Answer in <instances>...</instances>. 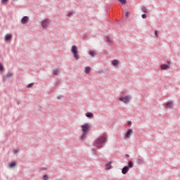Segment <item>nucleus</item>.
Returning a JSON list of instances; mask_svg holds the SVG:
<instances>
[{
    "label": "nucleus",
    "mask_w": 180,
    "mask_h": 180,
    "mask_svg": "<svg viewBox=\"0 0 180 180\" xmlns=\"http://www.w3.org/2000/svg\"><path fill=\"white\" fill-rule=\"evenodd\" d=\"M107 141H108V134H104L95 139L94 146L98 150H101V148H103V147H105V143Z\"/></svg>",
    "instance_id": "obj_1"
},
{
    "label": "nucleus",
    "mask_w": 180,
    "mask_h": 180,
    "mask_svg": "<svg viewBox=\"0 0 180 180\" xmlns=\"http://www.w3.org/2000/svg\"><path fill=\"white\" fill-rule=\"evenodd\" d=\"M91 130V124L86 123L83 125H82V135L81 136L80 139L81 140H85L88 136V133H89Z\"/></svg>",
    "instance_id": "obj_2"
},
{
    "label": "nucleus",
    "mask_w": 180,
    "mask_h": 180,
    "mask_svg": "<svg viewBox=\"0 0 180 180\" xmlns=\"http://www.w3.org/2000/svg\"><path fill=\"white\" fill-rule=\"evenodd\" d=\"M72 53L74 56L75 60H79V53H78V47L76 45H73L71 48Z\"/></svg>",
    "instance_id": "obj_3"
},
{
    "label": "nucleus",
    "mask_w": 180,
    "mask_h": 180,
    "mask_svg": "<svg viewBox=\"0 0 180 180\" xmlns=\"http://www.w3.org/2000/svg\"><path fill=\"white\" fill-rule=\"evenodd\" d=\"M119 101L127 105V103H130V101H131V96H121L120 97Z\"/></svg>",
    "instance_id": "obj_4"
},
{
    "label": "nucleus",
    "mask_w": 180,
    "mask_h": 180,
    "mask_svg": "<svg viewBox=\"0 0 180 180\" xmlns=\"http://www.w3.org/2000/svg\"><path fill=\"white\" fill-rule=\"evenodd\" d=\"M41 25L44 29H47V27H49V26H50V21H49V19L43 20L41 22Z\"/></svg>",
    "instance_id": "obj_5"
},
{
    "label": "nucleus",
    "mask_w": 180,
    "mask_h": 180,
    "mask_svg": "<svg viewBox=\"0 0 180 180\" xmlns=\"http://www.w3.org/2000/svg\"><path fill=\"white\" fill-rule=\"evenodd\" d=\"M170 65H171V61H167V64L161 65L160 68L161 70H169Z\"/></svg>",
    "instance_id": "obj_6"
},
{
    "label": "nucleus",
    "mask_w": 180,
    "mask_h": 180,
    "mask_svg": "<svg viewBox=\"0 0 180 180\" xmlns=\"http://www.w3.org/2000/svg\"><path fill=\"white\" fill-rule=\"evenodd\" d=\"M131 134H133V129H128L124 136L125 140L130 139Z\"/></svg>",
    "instance_id": "obj_7"
},
{
    "label": "nucleus",
    "mask_w": 180,
    "mask_h": 180,
    "mask_svg": "<svg viewBox=\"0 0 180 180\" xmlns=\"http://www.w3.org/2000/svg\"><path fill=\"white\" fill-rule=\"evenodd\" d=\"M167 109H174V102L169 101L166 103Z\"/></svg>",
    "instance_id": "obj_8"
},
{
    "label": "nucleus",
    "mask_w": 180,
    "mask_h": 180,
    "mask_svg": "<svg viewBox=\"0 0 180 180\" xmlns=\"http://www.w3.org/2000/svg\"><path fill=\"white\" fill-rule=\"evenodd\" d=\"M129 169H130L129 167L127 166L124 167L122 169V174H123L124 175H126V174L129 172Z\"/></svg>",
    "instance_id": "obj_9"
},
{
    "label": "nucleus",
    "mask_w": 180,
    "mask_h": 180,
    "mask_svg": "<svg viewBox=\"0 0 180 180\" xmlns=\"http://www.w3.org/2000/svg\"><path fill=\"white\" fill-rule=\"evenodd\" d=\"M112 64L114 67L117 68L119 66V60H112Z\"/></svg>",
    "instance_id": "obj_10"
},
{
    "label": "nucleus",
    "mask_w": 180,
    "mask_h": 180,
    "mask_svg": "<svg viewBox=\"0 0 180 180\" xmlns=\"http://www.w3.org/2000/svg\"><path fill=\"white\" fill-rule=\"evenodd\" d=\"M61 72V70L59 68H56L53 70V75H58Z\"/></svg>",
    "instance_id": "obj_11"
},
{
    "label": "nucleus",
    "mask_w": 180,
    "mask_h": 180,
    "mask_svg": "<svg viewBox=\"0 0 180 180\" xmlns=\"http://www.w3.org/2000/svg\"><path fill=\"white\" fill-rule=\"evenodd\" d=\"M113 167L112 166V162H110L105 165V169H112Z\"/></svg>",
    "instance_id": "obj_12"
},
{
    "label": "nucleus",
    "mask_w": 180,
    "mask_h": 180,
    "mask_svg": "<svg viewBox=\"0 0 180 180\" xmlns=\"http://www.w3.org/2000/svg\"><path fill=\"white\" fill-rule=\"evenodd\" d=\"M29 17L28 16H24L23 17V25H26L27 23H29Z\"/></svg>",
    "instance_id": "obj_13"
},
{
    "label": "nucleus",
    "mask_w": 180,
    "mask_h": 180,
    "mask_svg": "<svg viewBox=\"0 0 180 180\" xmlns=\"http://www.w3.org/2000/svg\"><path fill=\"white\" fill-rule=\"evenodd\" d=\"M136 162L139 165H143V164H144V160H143L141 158H138L136 160Z\"/></svg>",
    "instance_id": "obj_14"
},
{
    "label": "nucleus",
    "mask_w": 180,
    "mask_h": 180,
    "mask_svg": "<svg viewBox=\"0 0 180 180\" xmlns=\"http://www.w3.org/2000/svg\"><path fill=\"white\" fill-rule=\"evenodd\" d=\"M11 39H12V35L11 34H7L4 37V40H6V41H8V40H11Z\"/></svg>",
    "instance_id": "obj_15"
},
{
    "label": "nucleus",
    "mask_w": 180,
    "mask_h": 180,
    "mask_svg": "<svg viewBox=\"0 0 180 180\" xmlns=\"http://www.w3.org/2000/svg\"><path fill=\"white\" fill-rule=\"evenodd\" d=\"M86 117H89V119H94V113L92 112H87L86 113Z\"/></svg>",
    "instance_id": "obj_16"
},
{
    "label": "nucleus",
    "mask_w": 180,
    "mask_h": 180,
    "mask_svg": "<svg viewBox=\"0 0 180 180\" xmlns=\"http://www.w3.org/2000/svg\"><path fill=\"white\" fill-rule=\"evenodd\" d=\"M97 55H98V53L96 52H95L94 51H89V56H91V57H95Z\"/></svg>",
    "instance_id": "obj_17"
},
{
    "label": "nucleus",
    "mask_w": 180,
    "mask_h": 180,
    "mask_svg": "<svg viewBox=\"0 0 180 180\" xmlns=\"http://www.w3.org/2000/svg\"><path fill=\"white\" fill-rule=\"evenodd\" d=\"M8 167H9V168H15V167H16V162H12L11 163H9Z\"/></svg>",
    "instance_id": "obj_18"
},
{
    "label": "nucleus",
    "mask_w": 180,
    "mask_h": 180,
    "mask_svg": "<svg viewBox=\"0 0 180 180\" xmlns=\"http://www.w3.org/2000/svg\"><path fill=\"white\" fill-rule=\"evenodd\" d=\"M141 11L143 12V13H148V8H147L146 6H142Z\"/></svg>",
    "instance_id": "obj_19"
},
{
    "label": "nucleus",
    "mask_w": 180,
    "mask_h": 180,
    "mask_svg": "<svg viewBox=\"0 0 180 180\" xmlns=\"http://www.w3.org/2000/svg\"><path fill=\"white\" fill-rule=\"evenodd\" d=\"M129 169L130 168H133V167H134V164L133 163V162L131 160L128 162V166H127Z\"/></svg>",
    "instance_id": "obj_20"
},
{
    "label": "nucleus",
    "mask_w": 180,
    "mask_h": 180,
    "mask_svg": "<svg viewBox=\"0 0 180 180\" xmlns=\"http://www.w3.org/2000/svg\"><path fill=\"white\" fill-rule=\"evenodd\" d=\"M106 41L107 43H109V44H111L112 43V39H110V35H108L106 37Z\"/></svg>",
    "instance_id": "obj_21"
},
{
    "label": "nucleus",
    "mask_w": 180,
    "mask_h": 180,
    "mask_svg": "<svg viewBox=\"0 0 180 180\" xmlns=\"http://www.w3.org/2000/svg\"><path fill=\"white\" fill-rule=\"evenodd\" d=\"M84 72H85L86 74H89V72H91V68L86 67Z\"/></svg>",
    "instance_id": "obj_22"
},
{
    "label": "nucleus",
    "mask_w": 180,
    "mask_h": 180,
    "mask_svg": "<svg viewBox=\"0 0 180 180\" xmlns=\"http://www.w3.org/2000/svg\"><path fill=\"white\" fill-rule=\"evenodd\" d=\"M92 154H94V155H96V154H98V149H96V148L92 149Z\"/></svg>",
    "instance_id": "obj_23"
},
{
    "label": "nucleus",
    "mask_w": 180,
    "mask_h": 180,
    "mask_svg": "<svg viewBox=\"0 0 180 180\" xmlns=\"http://www.w3.org/2000/svg\"><path fill=\"white\" fill-rule=\"evenodd\" d=\"M118 1L122 4V5H126L127 4L126 0H118Z\"/></svg>",
    "instance_id": "obj_24"
},
{
    "label": "nucleus",
    "mask_w": 180,
    "mask_h": 180,
    "mask_svg": "<svg viewBox=\"0 0 180 180\" xmlns=\"http://www.w3.org/2000/svg\"><path fill=\"white\" fill-rule=\"evenodd\" d=\"M34 86V83H30L27 86V88H32Z\"/></svg>",
    "instance_id": "obj_25"
},
{
    "label": "nucleus",
    "mask_w": 180,
    "mask_h": 180,
    "mask_svg": "<svg viewBox=\"0 0 180 180\" xmlns=\"http://www.w3.org/2000/svg\"><path fill=\"white\" fill-rule=\"evenodd\" d=\"M68 15L69 16V18H72V16H74V12H69Z\"/></svg>",
    "instance_id": "obj_26"
},
{
    "label": "nucleus",
    "mask_w": 180,
    "mask_h": 180,
    "mask_svg": "<svg viewBox=\"0 0 180 180\" xmlns=\"http://www.w3.org/2000/svg\"><path fill=\"white\" fill-rule=\"evenodd\" d=\"M43 179L44 180H49V176L47 174L44 175Z\"/></svg>",
    "instance_id": "obj_27"
},
{
    "label": "nucleus",
    "mask_w": 180,
    "mask_h": 180,
    "mask_svg": "<svg viewBox=\"0 0 180 180\" xmlns=\"http://www.w3.org/2000/svg\"><path fill=\"white\" fill-rule=\"evenodd\" d=\"M154 34H155V37L158 39V30L155 31Z\"/></svg>",
    "instance_id": "obj_28"
},
{
    "label": "nucleus",
    "mask_w": 180,
    "mask_h": 180,
    "mask_svg": "<svg viewBox=\"0 0 180 180\" xmlns=\"http://www.w3.org/2000/svg\"><path fill=\"white\" fill-rule=\"evenodd\" d=\"M4 70V67L2 66V64L0 63V71H2Z\"/></svg>",
    "instance_id": "obj_29"
},
{
    "label": "nucleus",
    "mask_w": 180,
    "mask_h": 180,
    "mask_svg": "<svg viewBox=\"0 0 180 180\" xmlns=\"http://www.w3.org/2000/svg\"><path fill=\"white\" fill-rule=\"evenodd\" d=\"M141 16H142L143 19H146V18H147L146 14H143Z\"/></svg>",
    "instance_id": "obj_30"
},
{
    "label": "nucleus",
    "mask_w": 180,
    "mask_h": 180,
    "mask_svg": "<svg viewBox=\"0 0 180 180\" xmlns=\"http://www.w3.org/2000/svg\"><path fill=\"white\" fill-rule=\"evenodd\" d=\"M18 151H19V150L15 149V150H13V153H14V154H17Z\"/></svg>",
    "instance_id": "obj_31"
},
{
    "label": "nucleus",
    "mask_w": 180,
    "mask_h": 180,
    "mask_svg": "<svg viewBox=\"0 0 180 180\" xmlns=\"http://www.w3.org/2000/svg\"><path fill=\"white\" fill-rule=\"evenodd\" d=\"M130 15V12H127L126 13H125V16H129Z\"/></svg>",
    "instance_id": "obj_32"
},
{
    "label": "nucleus",
    "mask_w": 180,
    "mask_h": 180,
    "mask_svg": "<svg viewBox=\"0 0 180 180\" xmlns=\"http://www.w3.org/2000/svg\"><path fill=\"white\" fill-rule=\"evenodd\" d=\"M63 96H58V99H63Z\"/></svg>",
    "instance_id": "obj_33"
},
{
    "label": "nucleus",
    "mask_w": 180,
    "mask_h": 180,
    "mask_svg": "<svg viewBox=\"0 0 180 180\" xmlns=\"http://www.w3.org/2000/svg\"><path fill=\"white\" fill-rule=\"evenodd\" d=\"M6 77H12V73L7 74Z\"/></svg>",
    "instance_id": "obj_34"
},
{
    "label": "nucleus",
    "mask_w": 180,
    "mask_h": 180,
    "mask_svg": "<svg viewBox=\"0 0 180 180\" xmlns=\"http://www.w3.org/2000/svg\"><path fill=\"white\" fill-rule=\"evenodd\" d=\"M131 124H132L131 122V121H129V122H128V125H129V126H131Z\"/></svg>",
    "instance_id": "obj_35"
},
{
    "label": "nucleus",
    "mask_w": 180,
    "mask_h": 180,
    "mask_svg": "<svg viewBox=\"0 0 180 180\" xmlns=\"http://www.w3.org/2000/svg\"><path fill=\"white\" fill-rule=\"evenodd\" d=\"M1 2L4 4L5 2H8V0H1Z\"/></svg>",
    "instance_id": "obj_36"
},
{
    "label": "nucleus",
    "mask_w": 180,
    "mask_h": 180,
    "mask_svg": "<svg viewBox=\"0 0 180 180\" xmlns=\"http://www.w3.org/2000/svg\"><path fill=\"white\" fill-rule=\"evenodd\" d=\"M21 22L23 23V18L21 19Z\"/></svg>",
    "instance_id": "obj_37"
},
{
    "label": "nucleus",
    "mask_w": 180,
    "mask_h": 180,
    "mask_svg": "<svg viewBox=\"0 0 180 180\" xmlns=\"http://www.w3.org/2000/svg\"><path fill=\"white\" fill-rule=\"evenodd\" d=\"M125 157H129V155H126Z\"/></svg>",
    "instance_id": "obj_38"
}]
</instances>
